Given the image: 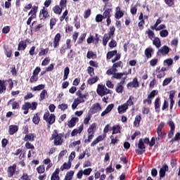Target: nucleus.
Returning a JSON list of instances; mask_svg holds the SVG:
<instances>
[{"mask_svg":"<svg viewBox=\"0 0 180 180\" xmlns=\"http://www.w3.org/2000/svg\"><path fill=\"white\" fill-rule=\"evenodd\" d=\"M44 120H45L46 122V123H48V124H49V126H50V125L54 124V122H56V115H54V114L50 115V112H49V111H47L44 115Z\"/></svg>","mask_w":180,"mask_h":180,"instance_id":"nucleus-1","label":"nucleus"},{"mask_svg":"<svg viewBox=\"0 0 180 180\" xmlns=\"http://www.w3.org/2000/svg\"><path fill=\"white\" fill-rule=\"evenodd\" d=\"M50 140H54L55 146H61V144H63V139L61 138V134H57L56 131L55 134H52Z\"/></svg>","mask_w":180,"mask_h":180,"instance_id":"nucleus-2","label":"nucleus"},{"mask_svg":"<svg viewBox=\"0 0 180 180\" xmlns=\"http://www.w3.org/2000/svg\"><path fill=\"white\" fill-rule=\"evenodd\" d=\"M126 77H122L120 82L117 84V86L115 87V91L117 92V94H122L123 91L124 90V82H126Z\"/></svg>","mask_w":180,"mask_h":180,"instance_id":"nucleus-3","label":"nucleus"},{"mask_svg":"<svg viewBox=\"0 0 180 180\" xmlns=\"http://www.w3.org/2000/svg\"><path fill=\"white\" fill-rule=\"evenodd\" d=\"M97 94L100 96H104V95H108L109 94V89L106 86L98 84L97 88Z\"/></svg>","mask_w":180,"mask_h":180,"instance_id":"nucleus-4","label":"nucleus"},{"mask_svg":"<svg viewBox=\"0 0 180 180\" xmlns=\"http://www.w3.org/2000/svg\"><path fill=\"white\" fill-rule=\"evenodd\" d=\"M90 110L92 115H95V113H98V112L102 110V107L101 106V104L96 103L91 106Z\"/></svg>","mask_w":180,"mask_h":180,"instance_id":"nucleus-5","label":"nucleus"},{"mask_svg":"<svg viewBox=\"0 0 180 180\" xmlns=\"http://www.w3.org/2000/svg\"><path fill=\"white\" fill-rule=\"evenodd\" d=\"M16 173V165L14 164L12 166H10L7 169V174L8 178H12L13 175Z\"/></svg>","mask_w":180,"mask_h":180,"instance_id":"nucleus-6","label":"nucleus"},{"mask_svg":"<svg viewBox=\"0 0 180 180\" xmlns=\"http://www.w3.org/2000/svg\"><path fill=\"white\" fill-rule=\"evenodd\" d=\"M127 88H139V80L137 79V77H135L133 79L132 82H130L127 85Z\"/></svg>","mask_w":180,"mask_h":180,"instance_id":"nucleus-7","label":"nucleus"},{"mask_svg":"<svg viewBox=\"0 0 180 180\" xmlns=\"http://www.w3.org/2000/svg\"><path fill=\"white\" fill-rule=\"evenodd\" d=\"M124 75H125V77H126V76L129 75V73L127 72L114 73L112 77V79H113V78L115 79H123Z\"/></svg>","mask_w":180,"mask_h":180,"instance_id":"nucleus-8","label":"nucleus"},{"mask_svg":"<svg viewBox=\"0 0 180 180\" xmlns=\"http://www.w3.org/2000/svg\"><path fill=\"white\" fill-rule=\"evenodd\" d=\"M19 130V127L17 125H10L8 127V133L10 136H13Z\"/></svg>","mask_w":180,"mask_h":180,"instance_id":"nucleus-9","label":"nucleus"},{"mask_svg":"<svg viewBox=\"0 0 180 180\" xmlns=\"http://www.w3.org/2000/svg\"><path fill=\"white\" fill-rule=\"evenodd\" d=\"M128 109H129V107L124 103V104L118 106V108H117L118 113H120V115H122V113H125V112Z\"/></svg>","mask_w":180,"mask_h":180,"instance_id":"nucleus-10","label":"nucleus"},{"mask_svg":"<svg viewBox=\"0 0 180 180\" xmlns=\"http://www.w3.org/2000/svg\"><path fill=\"white\" fill-rule=\"evenodd\" d=\"M27 41H29V39H26V40L20 41V43L18 44V51L25 50L26 47H27Z\"/></svg>","mask_w":180,"mask_h":180,"instance_id":"nucleus-11","label":"nucleus"},{"mask_svg":"<svg viewBox=\"0 0 180 180\" xmlns=\"http://www.w3.org/2000/svg\"><path fill=\"white\" fill-rule=\"evenodd\" d=\"M168 169H169L168 166L167 165H164L159 171L160 177L164 178V176H165V172H167Z\"/></svg>","mask_w":180,"mask_h":180,"instance_id":"nucleus-12","label":"nucleus"},{"mask_svg":"<svg viewBox=\"0 0 180 180\" xmlns=\"http://www.w3.org/2000/svg\"><path fill=\"white\" fill-rule=\"evenodd\" d=\"M60 40H61V34L60 33L56 34L53 40V47L54 49L57 48L60 44Z\"/></svg>","mask_w":180,"mask_h":180,"instance_id":"nucleus-13","label":"nucleus"},{"mask_svg":"<svg viewBox=\"0 0 180 180\" xmlns=\"http://www.w3.org/2000/svg\"><path fill=\"white\" fill-rule=\"evenodd\" d=\"M48 16L49 12H47V10H46V7H43V9H41L39 13V18L41 19H47Z\"/></svg>","mask_w":180,"mask_h":180,"instance_id":"nucleus-14","label":"nucleus"},{"mask_svg":"<svg viewBox=\"0 0 180 180\" xmlns=\"http://www.w3.org/2000/svg\"><path fill=\"white\" fill-rule=\"evenodd\" d=\"M124 15V12L120 11V7H117L116 13L115 14V19H120L121 18H123Z\"/></svg>","mask_w":180,"mask_h":180,"instance_id":"nucleus-15","label":"nucleus"},{"mask_svg":"<svg viewBox=\"0 0 180 180\" xmlns=\"http://www.w3.org/2000/svg\"><path fill=\"white\" fill-rule=\"evenodd\" d=\"M114 106L115 105L113 104L108 105L105 108V110L101 113V116L103 117V116H105V115H108V113L112 111V109H113Z\"/></svg>","mask_w":180,"mask_h":180,"instance_id":"nucleus-16","label":"nucleus"},{"mask_svg":"<svg viewBox=\"0 0 180 180\" xmlns=\"http://www.w3.org/2000/svg\"><path fill=\"white\" fill-rule=\"evenodd\" d=\"M14 101L15 99H11L8 102V104L11 103L12 109H13L14 110L16 109H20V105H19V103Z\"/></svg>","mask_w":180,"mask_h":180,"instance_id":"nucleus-17","label":"nucleus"},{"mask_svg":"<svg viewBox=\"0 0 180 180\" xmlns=\"http://www.w3.org/2000/svg\"><path fill=\"white\" fill-rule=\"evenodd\" d=\"M165 54L167 55L168 53H169V48L167 46H162L160 49H159L158 54Z\"/></svg>","mask_w":180,"mask_h":180,"instance_id":"nucleus-18","label":"nucleus"},{"mask_svg":"<svg viewBox=\"0 0 180 180\" xmlns=\"http://www.w3.org/2000/svg\"><path fill=\"white\" fill-rule=\"evenodd\" d=\"M6 80L0 79V92L3 93L6 91Z\"/></svg>","mask_w":180,"mask_h":180,"instance_id":"nucleus-19","label":"nucleus"},{"mask_svg":"<svg viewBox=\"0 0 180 180\" xmlns=\"http://www.w3.org/2000/svg\"><path fill=\"white\" fill-rule=\"evenodd\" d=\"M37 9H39L38 6H34L31 11L29 12L28 15L32 17V18H36V13H37Z\"/></svg>","mask_w":180,"mask_h":180,"instance_id":"nucleus-20","label":"nucleus"},{"mask_svg":"<svg viewBox=\"0 0 180 180\" xmlns=\"http://www.w3.org/2000/svg\"><path fill=\"white\" fill-rule=\"evenodd\" d=\"M77 122H78V117H72L68 123L69 127H74Z\"/></svg>","mask_w":180,"mask_h":180,"instance_id":"nucleus-21","label":"nucleus"},{"mask_svg":"<svg viewBox=\"0 0 180 180\" xmlns=\"http://www.w3.org/2000/svg\"><path fill=\"white\" fill-rule=\"evenodd\" d=\"M84 129V124H82L78 129H74L72 133H71V136L72 137H74L75 136H77V134L78 133H81V131H82V130Z\"/></svg>","mask_w":180,"mask_h":180,"instance_id":"nucleus-22","label":"nucleus"},{"mask_svg":"<svg viewBox=\"0 0 180 180\" xmlns=\"http://www.w3.org/2000/svg\"><path fill=\"white\" fill-rule=\"evenodd\" d=\"M153 46H155L157 49H160V47H161V41L160 40V38L155 37L153 40Z\"/></svg>","mask_w":180,"mask_h":180,"instance_id":"nucleus-23","label":"nucleus"},{"mask_svg":"<svg viewBox=\"0 0 180 180\" xmlns=\"http://www.w3.org/2000/svg\"><path fill=\"white\" fill-rule=\"evenodd\" d=\"M22 110H24V115H27L29 113V102L25 103L22 106Z\"/></svg>","mask_w":180,"mask_h":180,"instance_id":"nucleus-24","label":"nucleus"},{"mask_svg":"<svg viewBox=\"0 0 180 180\" xmlns=\"http://www.w3.org/2000/svg\"><path fill=\"white\" fill-rule=\"evenodd\" d=\"M117 72V69L112 65V68L107 70L106 74L108 75H113V74Z\"/></svg>","mask_w":180,"mask_h":180,"instance_id":"nucleus-25","label":"nucleus"},{"mask_svg":"<svg viewBox=\"0 0 180 180\" xmlns=\"http://www.w3.org/2000/svg\"><path fill=\"white\" fill-rule=\"evenodd\" d=\"M95 129H96V124L93 123L87 130L88 134L94 135V133H95Z\"/></svg>","mask_w":180,"mask_h":180,"instance_id":"nucleus-26","label":"nucleus"},{"mask_svg":"<svg viewBox=\"0 0 180 180\" xmlns=\"http://www.w3.org/2000/svg\"><path fill=\"white\" fill-rule=\"evenodd\" d=\"M111 130L112 131V136L113 134H117L118 133H120V125H115L112 127Z\"/></svg>","mask_w":180,"mask_h":180,"instance_id":"nucleus-27","label":"nucleus"},{"mask_svg":"<svg viewBox=\"0 0 180 180\" xmlns=\"http://www.w3.org/2000/svg\"><path fill=\"white\" fill-rule=\"evenodd\" d=\"M110 12H112V9L110 8H108L106 9L103 13V19H106L108 18H110L111 15H110Z\"/></svg>","mask_w":180,"mask_h":180,"instance_id":"nucleus-28","label":"nucleus"},{"mask_svg":"<svg viewBox=\"0 0 180 180\" xmlns=\"http://www.w3.org/2000/svg\"><path fill=\"white\" fill-rule=\"evenodd\" d=\"M53 11L54 13H56V15H61V12H63V8H60V6H56L53 8Z\"/></svg>","mask_w":180,"mask_h":180,"instance_id":"nucleus-29","label":"nucleus"},{"mask_svg":"<svg viewBox=\"0 0 180 180\" xmlns=\"http://www.w3.org/2000/svg\"><path fill=\"white\" fill-rule=\"evenodd\" d=\"M103 140V137L102 136H98L96 139H94V141H93L91 144V147H94V146H96L99 141H102Z\"/></svg>","mask_w":180,"mask_h":180,"instance_id":"nucleus-30","label":"nucleus"},{"mask_svg":"<svg viewBox=\"0 0 180 180\" xmlns=\"http://www.w3.org/2000/svg\"><path fill=\"white\" fill-rule=\"evenodd\" d=\"M25 141H34V136L33 134H27L24 138Z\"/></svg>","mask_w":180,"mask_h":180,"instance_id":"nucleus-31","label":"nucleus"},{"mask_svg":"<svg viewBox=\"0 0 180 180\" xmlns=\"http://www.w3.org/2000/svg\"><path fill=\"white\" fill-rule=\"evenodd\" d=\"M133 101H134V97H133V96H129L128 101L125 103V105H127L128 108L129 106L134 105V102Z\"/></svg>","mask_w":180,"mask_h":180,"instance_id":"nucleus-32","label":"nucleus"},{"mask_svg":"<svg viewBox=\"0 0 180 180\" xmlns=\"http://www.w3.org/2000/svg\"><path fill=\"white\" fill-rule=\"evenodd\" d=\"M75 172L73 170H70L66 174L65 180H71L72 179V176H74Z\"/></svg>","mask_w":180,"mask_h":180,"instance_id":"nucleus-33","label":"nucleus"},{"mask_svg":"<svg viewBox=\"0 0 180 180\" xmlns=\"http://www.w3.org/2000/svg\"><path fill=\"white\" fill-rule=\"evenodd\" d=\"M146 34H148V38L150 40H153L155 36V34H154V32L151 31L150 29L146 31Z\"/></svg>","mask_w":180,"mask_h":180,"instance_id":"nucleus-34","label":"nucleus"},{"mask_svg":"<svg viewBox=\"0 0 180 180\" xmlns=\"http://www.w3.org/2000/svg\"><path fill=\"white\" fill-rule=\"evenodd\" d=\"M140 122H141V116L137 115L134 122V126H136V127H139V126H140Z\"/></svg>","mask_w":180,"mask_h":180,"instance_id":"nucleus-35","label":"nucleus"},{"mask_svg":"<svg viewBox=\"0 0 180 180\" xmlns=\"http://www.w3.org/2000/svg\"><path fill=\"white\" fill-rule=\"evenodd\" d=\"M76 95L77 96V98H82L83 99H86V97L89 96V94L88 93H86L84 94H82L81 93V91H78L77 93H76Z\"/></svg>","mask_w":180,"mask_h":180,"instance_id":"nucleus-36","label":"nucleus"},{"mask_svg":"<svg viewBox=\"0 0 180 180\" xmlns=\"http://www.w3.org/2000/svg\"><path fill=\"white\" fill-rule=\"evenodd\" d=\"M138 148L139 150H146V146H144V142L142 139H140L139 141Z\"/></svg>","mask_w":180,"mask_h":180,"instance_id":"nucleus-37","label":"nucleus"},{"mask_svg":"<svg viewBox=\"0 0 180 180\" xmlns=\"http://www.w3.org/2000/svg\"><path fill=\"white\" fill-rule=\"evenodd\" d=\"M69 75H70V68L66 67L64 70L63 81H65V79L68 78Z\"/></svg>","mask_w":180,"mask_h":180,"instance_id":"nucleus-38","label":"nucleus"},{"mask_svg":"<svg viewBox=\"0 0 180 180\" xmlns=\"http://www.w3.org/2000/svg\"><path fill=\"white\" fill-rule=\"evenodd\" d=\"M158 137L156 138L157 141H159V140H162L164 138V136H165V134L163 133L162 131H157Z\"/></svg>","mask_w":180,"mask_h":180,"instance_id":"nucleus-39","label":"nucleus"},{"mask_svg":"<svg viewBox=\"0 0 180 180\" xmlns=\"http://www.w3.org/2000/svg\"><path fill=\"white\" fill-rule=\"evenodd\" d=\"M172 81V77H168L165 79V80L162 82V86H167V85H169Z\"/></svg>","mask_w":180,"mask_h":180,"instance_id":"nucleus-40","label":"nucleus"},{"mask_svg":"<svg viewBox=\"0 0 180 180\" xmlns=\"http://www.w3.org/2000/svg\"><path fill=\"white\" fill-rule=\"evenodd\" d=\"M153 51V49L151 48H147L145 50V55L146 56L147 58H151V52Z\"/></svg>","mask_w":180,"mask_h":180,"instance_id":"nucleus-41","label":"nucleus"},{"mask_svg":"<svg viewBox=\"0 0 180 180\" xmlns=\"http://www.w3.org/2000/svg\"><path fill=\"white\" fill-rule=\"evenodd\" d=\"M32 122L34 124H38L40 122V117H39L37 113L34 115Z\"/></svg>","mask_w":180,"mask_h":180,"instance_id":"nucleus-42","label":"nucleus"},{"mask_svg":"<svg viewBox=\"0 0 180 180\" xmlns=\"http://www.w3.org/2000/svg\"><path fill=\"white\" fill-rule=\"evenodd\" d=\"M46 96H47V90H43L40 94L39 101H44V99H46Z\"/></svg>","mask_w":180,"mask_h":180,"instance_id":"nucleus-43","label":"nucleus"},{"mask_svg":"<svg viewBox=\"0 0 180 180\" xmlns=\"http://www.w3.org/2000/svg\"><path fill=\"white\" fill-rule=\"evenodd\" d=\"M116 54H117V51H112L108 52L107 53V58L108 60H110V58H112L113 56H116Z\"/></svg>","mask_w":180,"mask_h":180,"instance_id":"nucleus-44","label":"nucleus"},{"mask_svg":"<svg viewBox=\"0 0 180 180\" xmlns=\"http://www.w3.org/2000/svg\"><path fill=\"white\" fill-rule=\"evenodd\" d=\"M110 37L106 34L104 35L103 38V46H106V44H108V41H109V40H110Z\"/></svg>","mask_w":180,"mask_h":180,"instance_id":"nucleus-45","label":"nucleus"},{"mask_svg":"<svg viewBox=\"0 0 180 180\" xmlns=\"http://www.w3.org/2000/svg\"><path fill=\"white\" fill-rule=\"evenodd\" d=\"M85 37H86V34L83 33L80 35V37L78 39L77 43L78 44H82V41L85 39Z\"/></svg>","mask_w":180,"mask_h":180,"instance_id":"nucleus-46","label":"nucleus"},{"mask_svg":"<svg viewBox=\"0 0 180 180\" xmlns=\"http://www.w3.org/2000/svg\"><path fill=\"white\" fill-rule=\"evenodd\" d=\"M45 86H46L44 84H39L37 86L33 87L32 91H41V89H44Z\"/></svg>","mask_w":180,"mask_h":180,"instance_id":"nucleus-47","label":"nucleus"},{"mask_svg":"<svg viewBox=\"0 0 180 180\" xmlns=\"http://www.w3.org/2000/svg\"><path fill=\"white\" fill-rule=\"evenodd\" d=\"M29 108L31 110H36L37 109V103L33 102L32 103H29Z\"/></svg>","mask_w":180,"mask_h":180,"instance_id":"nucleus-48","label":"nucleus"},{"mask_svg":"<svg viewBox=\"0 0 180 180\" xmlns=\"http://www.w3.org/2000/svg\"><path fill=\"white\" fill-rule=\"evenodd\" d=\"M58 109H60V110H65L68 109V105L65 103L59 104L58 106Z\"/></svg>","mask_w":180,"mask_h":180,"instance_id":"nucleus-49","label":"nucleus"},{"mask_svg":"<svg viewBox=\"0 0 180 180\" xmlns=\"http://www.w3.org/2000/svg\"><path fill=\"white\" fill-rule=\"evenodd\" d=\"M71 168V164H67L65 162L60 167L61 171H64V169H70Z\"/></svg>","mask_w":180,"mask_h":180,"instance_id":"nucleus-50","label":"nucleus"},{"mask_svg":"<svg viewBox=\"0 0 180 180\" xmlns=\"http://www.w3.org/2000/svg\"><path fill=\"white\" fill-rule=\"evenodd\" d=\"M180 140V134L179 132H177L174 137H173L171 140V143H174V141H179Z\"/></svg>","mask_w":180,"mask_h":180,"instance_id":"nucleus-51","label":"nucleus"},{"mask_svg":"<svg viewBox=\"0 0 180 180\" xmlns=\"http://www.w3.org/2000/svg\"><path fill=\"white\" fill-rule=\"evenodd\" d=\"M97 81H98V77L89 78L88 79V84H89L90 85H92L93 84H95V82H96Z\"/></svg>","mask_w":180,"mask_h":180,"instance_id":"nucleus-52","label":"nucleus"},{"mask_svg":"<svg viewBox=\"0 0 180 180\" xmlns=\"http://www.w3.org/2000/svg\"><path fill=\"white\" fill-rule=\"evenodd\" d=\"M130 12L131 15H136V13H137V5L131 6L130 8Z\"/></svg>","mask_w":180,"mask_h":180,"instance_id":"nucleus-53","label":"nucleus"},{"mask_svg":"<svg viewBox=\"0 0 180 180\" xmlns=\"http://www.w3.org/2000/svg\"><path fill=\"white\" fill-rule=\"evenodd\" d=\"M87 58H96V54L94 53L92 51H89L86 55Z\"/></svg>","mask_w":180,"mask_h":180,"instance_id":"nucleus-54","label":"nucleus"},{"mask_svg":"<svg viewBox=\"0 0 180 180\" xmlns=\"http://www.w3.org/2000/svg\"><path fill=\"white\" fill-rule=\"evenodd\" d=\"M56 23L57 20L56 18H51L50 20V29H53Z\"/></svg>","mask_w":180,"mask_h":180,"instance_id":"nucleus-55","label":"nucleus"},{"mask_svg":"<svg viewBox=\"0 0 180 180\" xmlns=\"http://www.w3.org/2000/svg\"><path fill=\"white\" fill-rule=\"evenodd\" d=\"M164 63H165V64H167V65L168 67H169V66L172 65V64L174 63V60H172V58H167V59L164 60Z\"/></svg>","mask_w":180,"mask_h":180,"instance_id":"nucleus-56","label":"nucleus"},{"mask_svg":"<svg viewBox=\"0 0 180 180\" xmlns=\"http://www.w3.org/2000/svg\"><path fill=\"white\" fill-rule=\"evenodd\" d=\"M112 65H114V67H115V68H123V62L122 61H118L115 63H114Z\"/></svg>","mask_w":180,"mask_h":180,"instance_id":"nucleus-57","label":"nucleus"},{"mask_svg":"<svg viewBox=\"0 0 180 180\" xmlns=\"http://www.w3.org/2000/svg\"><path fill=\"white\" fill-rule=\"evenodd\" d=\"M37 171L38 172V174H43V172H44L46 171V169L44 167V166H39V167L37 168Z\"/></svg>","mask_w":180,"mask_h":180,"instance_id":"nucleus-58","label":"nucleus"},{"mask_svg":"<svg viewBox=\"0 0 180 180\" xmlns=\"http://www.w3.org/2000/svg\"><path fill=\"white\" fill-rule=\"evenodd\" d=\"M117 45V43H116V41H115L114 39L111 40L108 44L110 49H113L116 47Z\"/></svg>","mask_w":180,"mask_h":180,"instance_id":"nucleus-59","label":"nucleus"},{"mask_svg":"<svg viewBox=\"0 0 180 180\" xmlns=\"http://www.w3.org/2000/svg\"><path fill=\"white\" fill-rule=\"evenodd\" d=\"M160 34L161 37H167L168 36V30H163L160 31Z\"/></svg>","mask_w":180,"mask_h":180,"instance_id":"nucleus-60","label":"nucleus"},{"mask_svg":"<svg viewBox=\"0 0 180 180\" xmlns=\"http://www.w3.org/2000/svg\"><path fill=\"white\" fill-rule=\"evenodd\" d=\"M94 68H92V67H88V68H87V72H88V74H89V75H90L91 77H93V75H94L95 72H94Z\"/></svg>","mask_w":180,"mask_h":180,"instance_id":"nucleus-61","label":"nucleus"},{"mask_svg":"<svg viewBox=\"0 0 180 180\" xmlns=\"http://www.w3.org/2000/svg\"><path fill=\"white\" fill-rule=\"evenodd\" d=\"M158 94V91L157 90H153L150 92V94L148 96V98H153L155 95Z\"/></svg>","mask_w":180,"mask_h":180,"instance_id":"nucleus-62","label":"nucleus"},{"mask_svg":"<svg viewBox=\"0 0 180 180\" xmlns=\"http://www.w3.org/2000/svg\"><path fill=\"white\" fill-rule=\"evenodd\" d=\"M49 53V49H41V51L39 53V57H41V56H46Z\"/></svg>","mask_w":180,"mask_h":180,"instance_id":"nucleus-63","label":"nucleus"},{"mask_svg":"<svg viewBox=\"0 0 180 180\" xmlns=\"http://www.w3.org/2000/svg\"><path fill=\"white\" fill-rule=\"evenodd\" d=\"M95 20H96V22H102V20H103V15H102L101 14H98V15L96 16Z\"/></svg>","mask_w":180,"mask_h":180,"instance_id":"nucleus-64","label":"nucleus"}]
</instances>
